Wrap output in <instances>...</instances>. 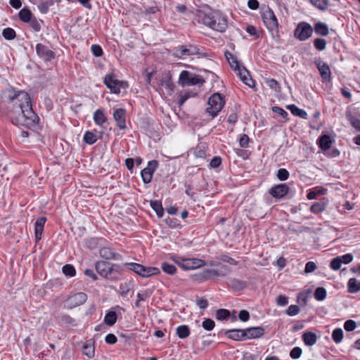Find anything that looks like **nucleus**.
<instances>
[{
  "label": "nucleus",
  "instance_id": "4d7b16f0",
  "mask_svg": "<svg viewBox=\"0 0 360 360\" xmlns=\"http://www.w3.org/2000/svg\"><path fill=\"white\" fill-rule=\"evenodd\" d=\"M344 328L347 331H353L356 328V323L353 320H347L345 322Z\"/></svg>",
  "mask_w": 360,
  "mask_h": 360
},
{
  "label": "nucleus",
  "instance_id": "f8f14e48",
  "mask_svg": "<svg viewBox=\"0 0 360 360\" xmlns=\"http://www.w3.org/2000/svg\"><path fill=\"white\" fill-rule=\"evenodd\" d=\"M314 64L320 72L322 80L326 82H330L331 79V72L328 65L323 62L320 58L316 59Z\"/></svg>",
  "mask_w": 360,
  "mask_h": 360
},
{
  "label": "nucleus",
  "instance_id": "b1692460",
  "mask_svg": "<svg viewBox=\"0 0 360 360\" xmlns=\"http://www.w3.org/2000/svg\"><path fill=\"white\" fill-rule=\"evenodd\" d=\"M83 354L86 355L88 358H93L94 356L95 347L94 343L92 340H88L86 342L83 347Z\"/></svg>",
  "mask_w": 360,
  "mask_h": 360
},
{
  "label": "nucleus",
  "instance_id": "cd10ccee",
  "mask_svg": "<svg viewBox=\"0 0 360 360\" xmlns=\"http://www.w3.org/2000/svg\"><path fill=\"white\" fill-rule=\"evenodd\" d=\"M198 276V280L200 281H203L217 277L216 275L215 269H205L202 273H200Z\"/></svg>",
  "mask_w": 360,
  "mask_h": 360
},
{
  "label": "nucleus",
  "instance_id": "f03ea898",
  "mask_svg": "<svg viewBox=\"0 0 360 360\" xmlns=\"http://www.w3.org/2000/svg\"><path fill=\"white\" fill-rule=\"evenodd\" d=\"M195 19L198 22L220 32H224L228 26L227 18L221 12L210 8L198 10Z\"/></svg>",
  "mask_w": 360,
  "mask_h": 360
},
{
  "label": "nucleus",
  "instance_id": "473e14b6",
  "mask_svg": "<svg viewBox=\"0 0 360 360\" xmlns=\"http://www.w3.org/2000/svg\"><path fill=\"white\" fill-rule=\"evenodd\" d=\"M20 19L25 22H28L32 20V14L30 9L24 8L21 9L18 13Z\"/></svg>",
  "mask_w": 360,
  "mask_h": 360
},
{
  "label": "nucleus",
  "instance_id": "ea45409f",
  "mask_svg": "<svg viewBox=\"0 0 360 360\" xmlns=\"http://www.w3.org/2000/svg\"><path fill=\"white\" fill-rule=\"evenodd\" d=\"M347 117L351 125L357 131H360V120L354 115H352L351 113L348 114Z\"/></svg>",
  "mask_w": 360,
  "mask_h": 360
},
{
  "label": "nucleus",
  "instance_id": "393cba45",
  "mask_svg": "<svg viewBox=\"0 0 360 360\" xmlns=\"http://www.w3.org/2000/svg\"><path fill=\"white\" fill-rule=\"evenodd\" d=\"M238 71V75L241 80L248 86H251L253 84V80L250 78V75L248 71L245 68H238L236 69Z\"/></svg>",
  "mask_w": 360,
  "mask_h": 360
},
{
  "label": "nucleus",
  "instance_id": "39448f33",
  "mask_svg": "<svg viewBox=\"0 0 360 360\" xmlns=\"http://www.w3.org/2000/svg\"><path fill=\"white\" fill-rule=\"evenodd\" d=\"M124 266L143 278L158 275L160 273V269L157 267L145 266L137 263H126Z\"/></svg>",
  "mask_w": 360,
  "mask_h": 360
},
{
  "label": "nucleus",
  "instance_id": "774afa93",
  "mask_svg": "<svg viewBox=\"0 0 360 360\" xmlns=\"http://www.w3.org/2000/svg\"><path fill=\"white\" fill-rule=\"evenodd\" d=\"M221 163V159L219 157H214L210 163L211 167L216 168L219 167Z\"/></svg>",
  "mask_w": 360,
  "mask_h": 360
},
{
  "label": "nucleus",
  "instance_id": "a878e982",
  "mask_svg": "<svg viewBox=\"0 0 360 360\" xmlns=\"http://www.w3.org/2000/svg\"><path fill=\"white\" fill-rule=\"evenodd\" d=\"M94 120L97 125L103 127L107 122V117L102 110L98 109L94 113Z\"/></svg>",
  "mask_w": 360,
  "mask_h": 360
},
{
  "label": "nucleus",
  "instance_id": "c756f323",
  "mask_svg": "<svg viewBox=\"0 0 360 360\" xmlns=\"http://www.w3.org/2000/svg\"><path fill=\"white\" fill-rule=\"evenodd\" d=\"M117 314L114 311H109L104 317V323L109 326H112L117 321Z\"/></svg>",
  "mask_w": 360,
  "mask_h": 360
},
{
  "label": "nucleus",
  "instance_id": "9b49d317",
  "mask_svg": "<svg viewBox=\"0 0 360 360\" xmlns=\"http://www.w3.org/2000/svg\"><path fill=\"white\" fill-rule=\"evenodd\" d=\"M87 299V295L84 292H77L70 296L65 301V306L68 309H73L83 304Z\"/></svg>",
  "mask_w": 360,
  "mask_h": 360
},
{
  "label": "nucleus",
  "instance_id": "20e7f679",
  "mask_svg": "<svg viewBox=\"0 0 360 360\" xmlns=\"http://www.w3.org/2000/svg\"><path fill=\"white\" fill-rule=\"evenodd\" d=\"M208 107L206 108V112L212 116L216 117L219 111L224 105L225 101L224 97L219 93L212 95L208 100Z\"/></svg>",
  "mask_w": 360,
  "mask_h": 360
},
{
  "label": "nucleus",
  "instance_id": "8fccbe9b",
  "mask_svg": "<svg viewBox=\"0 0 360 360\" xmlns=\"http://www.w3.org/2000/svg\"><path fill=\"white\" fill-rule=\"evenodd\" d=\"M277 178L280 181H285L288 179L290 174L285 169H279L277 172Z\"/></svg>",
  "mask_w": 360,
  "mask_h": 360
},
{
  "label": "nucleus",
  "instance_id": "2f4dec72",
  "mask_svg": "<svg viewBox=\"0 0 360 360\" xmlns=\"http://www.w3.org/2000/svg\"><path fill=\"white\" fill-rule=\"evenodd\" d=\"M315 32L321 36H326L328 34V27L326 23L318 22L314 26Z\"/></svg>",
  "mask_w": 360,
  "mask_h": 360
},
{
  "label": "nucleus",
  "instance_id": "a19ab883",
  "mask_svg": "<svg viewBox=\"0 0 360 360\" xmlns=\"http://www.w3.org/2000/svg\"><path fill=\"white\" fill-rule=\"evenodd\" d=\"M162 271L169 275H173L176 271V268L173 264H170L167 262H163L161 265Z\"/></svg>",
  "mask_w": 360,
  "mask_h": 360
},
{
  "label": "nucleus",
  "instance_id": "423d86ee",
  "mask_svg": "<svg viewBox=\"0 0 360 360\" xmlns=\"http://www.w3.org/2000/svg\"><path fill=\"white\" fill-rule=\"evenodd\" d=\"M204 82L205 80L202 77L187 70L182 71L179 77V84L182 86L197 84L202 85Z\"/></svg>",
  "mask_w": 360,
  "mask_h": 360
},
{
  "label": "nucleus",
  "instance_id": "e2e57ef3",
  "mask_svg": "<svg viewBox=\"0 0 360 360\" xmlns=\"http://www.w3.org/2000/svg\"><path fill=\"white\" fill-rule=\"evenodd\" d=\"M195 94H190L189 92H186L184 94L181 95L180 99L179 101V105L181 106L191 96H195Z\"/></svg>",
  "mask_w": 360,
  "mask_h": 360
},
{
  "label": "nucleus",
  "instance_id": "a18cd8bd",
  "mask_svg": "<svg viewBox=\"0 0 360 360\" xmlns=\"http://www.w3.org/2000/svg\"><path fill=\"white\" fill-rule=\"evenodd\" d=\"M314 45L318 51H323L326 49V41L323 38H316L314 41Z\"/></svg>",
  "mask_w": 360,
  "mask_h": 360
},
{
  "label": "nucleus",
  "instance_id": "3c124183",
  "mask_svg": "<svg viewBox=\"0 0 360 360\" xmlns=\"http://www.w3.org/2000/svg\"><path fill=\"white\" fill-rule=\"evenodd\" d=\"M342 265V261L338 257L333 258L330 264V267L335 271H338L340 269Z\"/></svg>",
  "mask_w": 360,
  "mask_h": 360
},
{
  "label": "nucleus",
  "instance_id": "338daca9",
  "mask_svg": "<svg viewBox=\"0 0 360 360\" xmlns=\"http://www.w3.org/2000/svg\"><path fill=\"white\" fill-rule=\"evenodd\" d=\"M38 8L41 13H46L49 9V4L47 2H41L38 5Z\"/></svg>",
  "mask_w": 360,
  "mask_h": 360
},
{
  "label": "nucleus",
  "instance_id": "e433bc0d",
  "mask_svg": "<svg viewBox=\"0 0 360 360\" xmlns=\"http://www.w3.org/2000/svg\"><path fill=\"white\" fill-rule=\"evenodd\" d=\"M225 57L231 68H234L235 70L238 68V67H239L238 62L237 61L236 58L233 56V55L231 53H230L229 51H226Z\"/></svg>",
  "mask_w": 360,
  "mask_h": 360
},
{
  "label": "nucleus",
  "instance_id": "37998d69",
  "mask_svg": "<svg viewBox=\"0 0 360 360\" xmlns=\"http://www.w3.org/2000/svg\"><path fill=\"white\" fill-rule=\"evenodd\" d=\"M63 273L69 277H72L76 274L75 267L71 264H65L62 269Z\"/></svg>",
  "mask_w": 360,
  "mask_h": 360
},
{
  "label": "nucleus",
  "instance_id": "bb28decb",
  "mask_svg": "<svg viewBox=\"0 0 360 360\" xmlns=\"http://www.w3.org/2000/svg\"><path fill=\"white\" fill-rule=\"evenodd\" d=\"M348 292L350 293H356L360 290V281L354 278H352L347 283Z\"/></svg>",
  "mask_w": 360,
  "mask_h": 360
},
{
  "label": "nucleus",
  "instance_id": "aec40b11",
  "mask_svg": "<svg viewBox=\"0 0 360 360\" xmlns=\"http://www.w3.org/2000/svg\"><path fill=\"white\" fill-rule=\"evenodd\" d=\"M333 142V140L327 134L321 136L317 140V144L323 150H328L331 147Z\"/></svg>",
  "mask_w": 360,
  "mask_h": 360
},
{
  "label": "nucleus",
  "instance_id": "4468645a",
  "mask_svg": "<svg viewBox=\"0 0 360 360\" xmlns=\"http://www.w3.org/2000/svg\"><path fill=\"white\" fill-rule=\"evenodd\" d=\"M36 51L38 56L44 61H50L55 58V53L42 44L36 45Z\"/></svg>",
  "mask_w": 360,
  "mask_h": 360
},
{
  "label": "nucleus",
  "instance_id": "5fc2aeb1",
  "mask_svg": "<svg viewBox=\"0 0 360 360\" xmlns=\"http://www.w3.org/2000/svg\"><path fill=\"white\" fill-rule=\"evenodd\" d=\"M302 353V350L299 347H295L292 349V350L290 352V356L293 359H299Z\"/></svg>",
  "mask_w": 360,
  "mask_h": 360
},
{
  "label": "nucleus",
  "instance_id": "4c0bfd02",
  "mask_svg": "<svg viewBox=\"0 0 360 360\" xmlns=\"http://www.w3.org/2000/svg\"><path fill=\"white\" fill-rule=\"evenodd\" d=\"M97 141L96 135L91 131H86L84 135V141L87 144L92 145Z\"/></svg>",
  "mask_w": 360,
  "mask_h": 360
},
{
  "label": "nucleus",
  "instance_id": "4be33fe9",
  "mask_svg": "<svg viewBox=\"0 0 360 360\" xmlns=\"http://www.w3.org/2000/svg\"><path fill=\"white\" fill-rule=\"evenodd\" d=\"M302 340L307 346H313L316 344L318 337L311 331H306L302 335Z\"/></svg>",
  "mask_w": 360,
  "mask_h": 360
},
{
  "label": "nucleus",
  "instance_id": "680f3d73",
  "mask_svg": "<svg viewBox=\"0 0 360 360\" xmlns=\"http://www.w3.org/2000/svg\"><path fill=\"white\" fill-rule=\"evenodd\" d=\"M105 341L108 344L113 345L117 342V338L114 334L109 333L105 336Z\"/></svg>",
  "mask_w": 360,
  "mask_h": 360
},
{
  "label": "nucleus",
  "instance_id": "f3484780",
  "mask_svg": "<svg viewBox=\"0 0 360 360\" xmlns=\"http://www.w3.org/2000/svg\"><path fill=\"white\" fill-rule=\"evenodd\" d=\"M113 118L120 129H126V110L124 108H117L113 112Z\"/></svg>",
  "mask_w": 360,
  "mask_h": 360
},
{
  "label": "nucleus",
  "instance_id": "1a4fd4ad",
  "mask_svg": "<svg viewBox=\"0 0 360 360\" xmlns=\"http://www.w3.org/2000/svg\"><path fill=\"white\" fill-rule=\"evenodd\" d=\"M199 53L198 49L193 45L179 46L174 49L173 56L178 58H184L186 56L197 55Z\"/></svg>",
  "mask_w": 360,
  "mask_h": 360
},
{
  "label": "nucleus",
  "instance_id": "052dcab7",
  "mask_svg": "<svg viewBox=\"0 0 360 360\" xmlns=\"http://www.w3.org/2000/svg\"><path fill=\"white\" fill-rule=\"evenodd\" d=\"M272 111L275 113L280 115L283 118H286L288 116V112L285 110L278 106H274L272 108Z\"/></svg>",
  "mask_w": 360,
  "mask_h": 360
},
{
  "label": "nucleus",
  "instance_id": "c85d7f7f",
  "mask_svg": "<svg viewBox=\"0 0 360 360\" xmlns=\"http://www.w3.org/2000/svg\"><path fill=\"white\" fill-rule=\"evenodd\" d=\"M287 108L289 109L291 111V112L295 116H298L303 119L307 118V112L302 109L297 108L295 105H289L287 106Z\"/></svg>",
  "mask_w": 360,
  "mask_h": 360
},
{
  "label": "nucleus",
  "instance_id": "a211bd4d",
  "mask_svg": "<svg viewBox=\"0 0 360 360\" xmlns=\"http://www.w3.org/2000/svg\"><path fill=\"white\" fill-rule=\"evenodd\" d=\"M245 339H254L262 337L264 330L262 327H253L245 329Z\"/></svg>",
  "mask_w": 360,
  "mask_h": 360
},
{
  "label": "nucleus",
  "instance_id": "7c9ffc66",
  "mask_svg": "<svg viewBox=\"0 0 360 360\" xmlns=\"http://www.w3.org/2000/svg\"><path fill=\"white\" fill-rule=\"evenodd\" d=\"M176 335L181 339L186 338L190 335V328L186 325H181L176 328Z\"/></svg>",
  "mask_w": 360,
  "mask_h": 360
},
{
  "label": "nucleus",
  "instance_id": "58836bf2",
  "mask_svg": "<svg viewBox=\"0 0 360 360\" xmlns=\"http://www.w3.org/2000/svg\"><path fill=\"white\" fill-rule=\"evenodd\" d=\"M332 338L335 343H340L343 338V330L340 328H335L332 333Z\"/></svg>",
  "mask_w": 360,
  "mask_h": 360
},
{
  "label": "nucleus",
  "instance_id": "72a5a7b5",
  "mask_svg": "<svg viewBox=\"0 0 360 360\" xmlns=\"http://www.w3.org/2000/svg\"><path fill=\"white\" fill-rule=\"evenodd\" d=\"M150 206L153 210L156 212L158 217H162L164 214V210L162 203L158 200L150 201Z\"/></svg>",
  "mask_w": 360,
  "mask_h": 360
},
{
  "label": "nucleus",
  "instance_id": "f257e3e1",
  "mask_svg": "<svg viewBox=\"0 0 360 360\" xmlns=\"http://www.w3.org/2000/svg\"><path fill=\"white\" fill-rule=\"evenodd\" d=\"M3 101L10 110V118L13 124L31 127L36 125L39 118L33 111L31 98L25 91H15L8 88L2 92Z\"/></svg>",
  "mask_w": 360,
  "mask_h": 360
},
{
  "label": "nucleus",
  "instance_id": "7ed1b4c3",
  "mask_svg": "<svg viewBox=\"0 0 360 360\" xmlns=\"http://www.w3.org/2000/svg\"><path fill=\"white\" fill-rule=\"evenodd\" d=\"M95 268L101 276L109 279L115 280L120 272V267L117 264H111L105 261H98L96 263Z\"/></svg>",
  "mask_w": 360,
  "mask_h": 360
},
{
  "label": "nucleus",
  "instance_id": "09e8293b",
  "mask_svg": "<svg viewBox=\"0 0 360 360\" xmlns=\"http://www.w3.org/2000/svg\"><path fill=\"white\" fill-rule=\"evenodd\" d=\"M202 326L206 330H212L215 326V323L210 319H205L202 321Z\"/></svg>",
  "mask_w": 360,
  "mask_h": 360
},
{
  "label": "nucleus",
  "instance_id": "0eeeda50",
  "mask_svg": "<svg viewBox=\"0 0 360 360\" xmlns=\"http://www.w3.org/2000/svg\"><path fill=\"white\" fill-rule=\"evenodd\" d=\"M104 84L113 94H120L121 88H125L126 82L120 81L115 78L113 74H108L104 77Z\"/></svg>",
  "mask_w": 360,
  "mask_h": 360
},
{
  "label": "nucleus",
  "instance_id": "f704fd0d",
  "mask_svg": "<svg viewBox=\"0 0 360 360\" xmlns=\"http://www.w3.org/2000/svg\"><path fill=\"white\" fill-rule=\"evenodd\" d=\"M310 2L316 8L321 11H325L328 8V0H310Z\"/></svg>",
  "mask_w": 360,
  "mask_h": 360
},
{
  "label": "nucleus",
  "instance_id": "de8ad7c7",
  "mask_svg": "<svg viewBox=\"0 0 360 360\" xmlns=\"http://www.w3.org/2000/svg\"><path fill=\"white\" fill-rule=\"evenodd\" d=\"M215 271L217 277L226 276L230 272L229 268L226 265L221 266L219 269H215Z\"/></svg>",
  "mask_w": 360,
  "mask_h": 360
},
{
  "label": "nucleus",
  "instance_id": "49530a36",
  "mask_svg": "<svg viewBox=\"0 0 360 360\" xmlns=\"http://www.w3.org/2000/svg\"><path fill=\"white\" fill-rule=\"evenodd\" d=\"M326 209V205L323 202H315L311 206V211L314 213H319Z\"/></svg>",
  "mask_w": 360,
  "mask_h": 360
},
{
  "label": "nucleus",
  "instance_id": "ddd939ff",
  "mask_svg": "<svg viewBox=\"0 0 360 360\" xmlns=\"http://www.w3.org/2000/svg\"><path fill=\"white\" fill-rule=\"evenodd\" d=\"M158 166V162L156 160L148 162L147 167L144 168L141 172V177L145 184H148L151 181L153 172Z\"/></svg>",
  "mask_w": 360,
  "mask_h": 360
},
{
  "label": "nucleus",
  "instance_id": "13d9d810",
  "mask_svg": "<svg viewBox=\"0 0 360 360\" xmlns=\"http://www.w3.org/2000/svg\"><path fill=\"white\" fill-rule=\"evenodd\" d=\"M317 269L316 264L314 262H308L304 268V272L309 274L314 271Z\"/></svg>",
  "mask_w": 360,
  "mask_h": 360
},
{
  "label": "nucleus",
  "instance_id": "69168bd1",
  "mask_svg": "<svg viewBox=\"0 0 360 360\" xmlns=\"http://www.w3.org/2000/svg\"><path fill=\"white\" fill-rule=\"evenodd\" d=\"M30 25L35 32H39L41 30V23L36 19H32L30 21Z\"/></svg>",
  "mask_w": 360,
  "mask_h": 360
},
{
  "label": "nucleus",
  "instance_id": "0e129e2a",
  "mask_svg": "<svg viewBox=\"0 0 360 360\" xmlns=\"http://www.w3.org/2000/svg\"><path fill=\"white\" fill-rule=\"evenodd\" d=\"M249 137L248 135L246 134H243L240 138V140H239V143H240V146L243 148H246L248 147V143H249Z\"/></svg>",
  "mask_w": 360,
  "mask_h": 360
},
{
  "label": "nucleus",
  "instance_id": "c9c22d12",
  "mask_svg": "<svg viewBox=\"0 0 360 360\" xmlns=\"http://www.w3.org/2000/svg\"><path fill=\"white\" fill-rule=\"evenodd\" d=\"M230 285L236 290H240L245 288L246 283L245 281L233 278L230 281Z\"/></svg>",
  "mask_w": 360,
  "mask_h": 360
},
{
  "label": "nucleus",
  "instance_id": "dca6fc26",
  "mask_svg": "<svg viewBox=\"0 0 360 360\" xmlns=\"http://www.w3.org/2000/svg\"><path fill=\"white\" fill-rule=\"evenodd\" d=\"M181 269L184 270H192L205 264V262L202 259L197 258H186L182 260Z\"/></svg>",
  "mask_w": 360,
  "mask_h": 360
},
{
  "label": "nucleus",
  "instance_id": "c03bdc74",
  "mask_svg": "<svg viewBox=\"0 0 360 360\" xmlns=\"http://www.w3.org/2000/svg\"><path fill=\"white\" fill-rule=\"evenodd\" d=\"M2 35L7 40L13 39L16 36L15 30L10 27L4 29Z\"/></svg>",
  "mask_w": 360,
  "mask_h": 360
},
{
  "label": "nucleus",
  "instance_id": "864d4df0",
  "mask_svg": "<svg viewBox=\"0 0 360 360\" xmlns=\"http://www.w3.org/2000/svg\"><path fill=\"white\" fill-rule=\"evenodd\" d=\"M230 315V311L227 309H218L217 311V318L219 320H224L227 319Z\"/></svg>",
  "mask_w": 360,
  "mask_h": 360
},
{
  "label": "nucleus",
  "instance_id": "6e6d98bb",
  "mask_svg": "<svg viewBox=\"0 0 360 360\" xmlns=\"http://www.w3.org/2000/svg\"><path fill=\"white\" fill-rule=\"evenodd\" d=\"M91 52L96 57H100L103 55V49L98 44H93L91 47Z\"/></svg>",
  "mask_w": 360,
  "mask_h": 360
},
{
  "label": "nucleus",
  "instance_id": "603ef678",
  "mask_svg": "<svg viewBox=\"0 0 360 360\" xmlns=\"http://www.w3.org/2000/svg\"><path fill=\"white\" fill-rule=\"evenodd\" d=\"M300 311V309L297 305L292 304L288 307L286 310V314L288 316H292L298 314Z\"/></svg>",
  "mask_w": 360,
  "mask_h": 360
},
{
  "label": "nucleus",
  "instance_id": "79ce46f5",
  "mask_svg": "<svg viewBox=\"0 0 360 360\" xmlns=\"http://www.w3.org/2000/svg\"><path fill=\"white\" fill-rule=\"evenodd\" d=\"M326 297V290L323 287H319L314 292V297L316 300L322 301Z\"/></svg>",
  "mask_w": 360,
  "mask_h": 360
},
{
  "label": "nucleus",
  "instance_id": "6ab92c4d",
  "mask_svg": "<svg viewBox=\"0 0 360 360\" xmlns=\"http://www.w3.org/2000/svg\"><path fill=\"white\" fill-rule=\"evenodd\" d=\"M46 221V217H39L37 219L34 226L35 239L37 241L41 240L44 224Z\"/></svg>",
  "mask_w": 360,
  "mask_h": 360
},
{
  "label": "nucleus",
  "instance_id": "6e6552de",
  "mask_svg": "<svg viewBox=\"0 0 360 360\" xmlns=\"http://www.w3.org/2000/svg\"><path fill=\"white\" fill-rule=\"evenodd\" d=\"M262 15L263 21L268 30L272 32L277 31L278 21L273 11L270 8L267 7L262 11Z\"/></svg>",
  "mask_w": 360,
  "mask_h": 360
},
{
  "label": "nucleus",
  "instance_id": "bf43d9fd",
  "mask_svg": "<svg viewBox=\"0 0 360 360\" xmlns=\"http://www.w3.org/2000/svg\"><path fill=\"white\" fill-rule=\"evenodd\" d=\"M339 259L342 261V264H349L353 260V256L352 254H345L342 256H338Z\"/></svg>",
  "mask_w": 360,
  "mask_h": 360
},
{
  "label": "nucleus",
  "instance_id": "2eb2a0df",
  "mask_svg": "<svg viewBox=\"0 0 360 360\" xmlns=\"http://www.w3.org/2000/svg\"><path fill=\"white\" fill-rule=\"evenodd\" d=\"M290 188L285 184H280L270 188L269 193L275 198H283L288 193Z\"/></svg>",
  "mask_w": 360,
  "mask_h": 360
},
{
  "label": "nucleus",
  "instance_id": "5701e85b",
  "mask_svg": "<svg viewBox=\"0 0 360 360\" xmlns=\"http://www.w3.org/2000/svg\"><path fill=\"white\" fill-rule=\"evenodd\" d=\"M227 337L234 340H242L245 339V329H233L226 333Z\"/></svg>",
  "mask_w": 360,
  "mask_h": 360
},
{
  "label": "nucleus",
  "instance_id": "412c9836",
  "mask_svg": "<svg viewBox=\"0 0 360 360\" xmlns=\"http://www.w3.org/2000/svg\"><path fill=\"white\" fill-rule=\"evenodd\" d=\"M99 253L100 256L105 259L119 260L121 257L119 254L113 252L110 248L107 247L102 248Z\"/></svg>",
  "mask_w": 360,
  "mask_h": 360
},
{
  "label": "nucleus",
  "instance_id": "9d476101",
  "mask_svg": "<svg viewBox=\"0 0 360 360\" xmlns=\"http://www.w3.org/2000/svg\"><path fill=\"white\" fill-rule=\"evenodd\" d=\"M312 27L307 22H300L295 30L294 35L300 41H304L309 38L312 34Z\"/></svg>",
  "mask_w": 360,
  "mask_h": 360
}]
</instances>
